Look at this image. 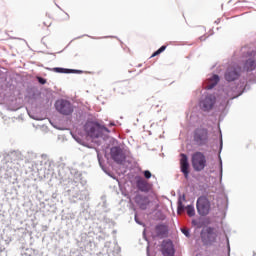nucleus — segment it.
I'll return each mask as SVG.
<instances>
[{"label": "nucleus", "mask_w": 256, "mask_h": 256, "mask_svg": "<svg viewBox=\"0 0 256 256\" xmlns=\"http://www.w3.org/2000/svg\"><path fill=\"white\" fill-rule=\"evenodd\" d=\"M84 130L88 137H91L92 139H98V137H101L102 131H105L106 133L110 132L109 128L101 126L97 122H87L84 126Z\"/></svg>", "instance_id": "obj_1"}, {"label": "nucleus", "mask_w": 256, "mask_h": 256, "mask_svg": "<svg viewBox=\"0 0 256 256\" xmlns=\"http://www.w3.org/2000/svg\"><path fill=\"white\" fill-rule=\"evenodd\" d=\"M191 163L194 171H203L207 167V158L203 152H195L192 154Z\"/></svg>", "instance_id": "obj_2"}, {"label": "nucleus", "mask_w": 256, "mask_h": 256, "mask_svg": "<svg viewBox=\"0 0 256 256\" xmlns=\"http://www.w3.org/2000/svg\"><path fill=\"white\" fill-rule=\"evenodd\" d=\"M219 233L213 227H208L204 231L201 232V239L204 245H213V243H217V237Z\"/></svg>", "instance_id": "obj_3"}, {"label": "nucleus", "mask_w": 256, "mask_h": 256, "mask_svg": "<svg viewBox=\"0 0 256 256\" xmlns=\"http://www.w3.org/2000/svg\"><path fill=\"white\" fill-rule=\"evenodd\" d=\"M196 209L199 215L205 217L206 215H209V211H211V202L207 197L201 196L197 200Z\"/></svg>", "instance_id": "obj_4"}, {"label": "nucleus", "mask_w": 256, "mask_h": 256, "mask_svg": "<svg viewBox=\"0 0 256 256\" xmlns=\"http://www.w3.org/2000/svg\"><path fill=\"white\" fill-rule=\"evenodd\" d=\"M194 141L197 145H206L209 141V131L206 128H197L194 131Z\"/></svg>", "instance_id": "obj_5"}, {"label": "nucleus", "mask_w": 256, "mask_h": 256, "mask_svg": "<svg viewBox=\"0 0 256 256\" xmlns=\"http://www.w3.org/2000/svg\"><path fill=\"white\" fill-rule=\"evenodd\" d=\"M55 107L61 115H71V113H73V105L67 100L61 99L56 101Z\"/></svg>", "instance_id": "obj_6"}, {"label": "nucleus", "mask_w": 256, "mask_h": 256, "mask_svg": "<svg viewBox=\"0 0 256 256\" xmlns=\"http://www.w3.org/2000/svg\"><path fill=\"white\" fill-rule=\"evenodd\" d=\"M183 201H185V195H183V197L178 200V207H177L178 215H181V213H183V211H185L186 209L188 217H195V207H193V205H188L185 208V205H183Z\"/></svg>", "instance_id": "obj_7"}, {"label": "nucleus", "mask_w": 256, "mask_h": 256, "mask_svg": "<svg viewBox=\"0 0 256 256\" xmlns=\"http://www.w3.org/2000/svg\"><path fill=\"white\" fill-rule=\"evenodd\" d=\"M241 72V67L233 65L228 67L225 73L226 81H235V79H239V73Z\"/></svg>", "instance_id": "obj_8"}, {"label": "nucleus", "mask_w": 256, "mask_h": 256, "mask_svg": "<svg viewBox=\"0 0 256 256\" xmlns=\"http://www.w3.org/2000/svg\"><path fill=\"white\" fill-rule=\"evenodd\" d=\"M215 101L216 98L214 95H208L200 103V107H202L203 111H211V109H213V105H215Z\"/></svg>", "instance_id": "obj_9"}, {"label": "nucleus", "mask_w": 256, "mask_h": 256, "mask_svg": "<svg viewBox=\"0 0 256 256\" xmlns=\"http://www.w3.org/2000/svg\"><path fill=\"white\" fill-rule=\"evenodd\" d=\"M110 155L116 163H121L122 161H125V155L123 154V150H121L119 147H112L110 150Z\"/></svg>", "instance_id": "obj_10"}, {"label": "nucleus", "mask_w": 256, "mask_h": 256, "mask_svg": "<svg viewBox=\"0 0 256 256\" xmlns=\"http://www.w3.org/2000/svg\"><path fill=\"white\" fill-rule=\"evenodd\" d=\"M161 251L163 256H175V248H173V242L163 241Z\"/></svg>", "instance_id": "obj_11"}, {"label": "nucleus", "mask_w": 256, "mask_h": 256, "mask_svg": "<svg viewBox=\"0 0 256 256\" xmlns=\"http://www.w3.org/2000/svg\"><path fill=\"white\" fill-rule=\"evenodd\" d=\"M134 201L143 211H145V209H147V207H149V204L151 203L149 201V197L143 196L141 194L136 195Z\"/></svg>", "instance_id": "obj_12"}, {"label": "nucleus", "mask_w": 256, "mask_h": 256, "mask_svg": "<svg viewBox=\"0 0 256 256\" xmlns=\"http://www.w3.org/2000/svg\"><path fill=\"white\" fill-rule=\"evenodd\" d=\"M180 169L185 179L189 177V158L185 154H181Z\"/></svg>", "instance_id": "obj_13"}, {"label": "nucleus", "mask_w": 256, "mask_h": 256, "mask_svg": "<svg viewBox=\"0 0 256 256\" xmlns=\"http://www.w3.org/2000/svg\"><path fill=\"white\" fill-rule=\"evenodd\" d=\"M136 187L142 193H149L151 191V184H149V182L143 178H139L136 181Z\"/></svg>", "instance_id": "obj_14"}, {"label": "nucleus", "mask_w": 256, "mask_h": 256, "mask_svg": "<svg viewBox=\"0 0 256 256\" xmlns=\"http://www.w3.org/2000/svg\"><path fill=\"white\" fill-rule=\"evenodd\" d=\"M256 67V62L253 58H250L246 61V63L244 64V69L246 71H253V69H255Z\"/></svg>", "instance_id": "obj_15"}, {"label": "nucleus", "mask_w": 256, "mask_h": 256, "mask_svg": "<svg viewBox=\"0 0 256 256\" xmlns=\"http://www.w3.org/2000/svg\"><path fill=\"white\" fill-rule=\"evenodd\" d=\"M219 83V75H213L209 80V85L206 87L207 89H213L215 85Z\"/></svg>", "instance_id": "obj_16"}, {"label": "nucleus", "mask_w": 256, "mask_h": 256, "mask_svg": "<svg viewBox=\"0 0 256 256\" xmlns=\"http://www.w3.org/2000/svg\"><path fill=\"white\" fill-rule=\"evenodd\" d=\"M52 71H54V73H77V70L59 68V67L53 68Z\"/></svg>", "instance_id": "obj_17"}, {"label": "nucleus", "mask_w": 256, "mask_h": 256, "mask_svg": "<svg viewBox=\"0 0 256 256\" xmlns=\"http://www.w3.org/2000/svg\"><path fill=\"white\" fill-rule=\"evenodd\" d=\"M70 17L69 14H67V12H62L59 14V18L58 21H60V23H63V21H69Z\"/></svg>", "instance_id": "obj_18"}, {"label": "nucleus", "mask_w": 256, "mask_h": 256, "mask_svg": "<svg viewBox=\"0 0 256 256\" xmlns=\"http://www.w3.org/2000/svg\"><path fill=\"white\" fill-rule=\"evenodd\" d=\"M165 49H167V46H161L157 51H155L151 57H157V55H161V53H163V51H165Z\"/></svg>", "instance_id": "obj_19"}, {"label": "nucleus", "mask_w": 256, "mask_h": 256, "mask_svg": "<svg viewBox=\"0 0 256 256\" xmlns=\"http://www.w3.org/2000/svg\"><path fill=\"white\" fill-rule=\"evenodd\" d=\"M156 231H157L158 235H161V233H159V231H165V226H163V225L156 226Z\"/></svg>", "instance_id": "obj_20"}, {"label": "nucleus", "mask_w": 256, "mask_h": 256, "mask_svg": "<svg viewBox=\"0 0 256 256\" xmlns=\"http://www.w3.org/2000/svg\"><path fill=\"white\" fill-rule=\"evenodd\" d=\"M144 177H145L146 179H151V172H150L149 170H145V171H144Z\"/></svg>", "instance_id": "obj_21"}, {"label": "nucleus", "mask_w": 256, "mask_h": 256, "mask_svg": "<svg viewBox=\"0 0 256 256\" xmlns=\"http://www.w3.org/2000/svg\"><path fill=\"white\" fill-rule=\"evenodd\" d=\"M181 232L183 233V235H185L186 237H189V230L187 228H182Z\"/></svg>", "instance_id": "obj_22"}, {"label": "nucleus", "mask_w": 256, "mask_h": 256, "mask_svg": "<svg viewBox=\"0 0 256 256\" xmlns=\"http://www.w3.org/2000/svg\"><path fill=\"white\" fill-rule=\"evenodd\" d=\"M38 82H39L41 85H45V83H47V80H45L44 78L38 77Z\"/></svg>", "instance_id": "obj_23"}, {"label": "nucleus", "mask_w": 256, "mask_h": 256, "mask_svg": "<svg viewBox=\"0 0 256 256\" xmlns=\"http://www.w3.org/2000/svg\"><path fill=\"white\" fill-rule=\"evenodd\" d=\"M113 125H115L114 123H110V127H113Z\"/></svg>", "instance_id": "obj_24"}]
</instances>
